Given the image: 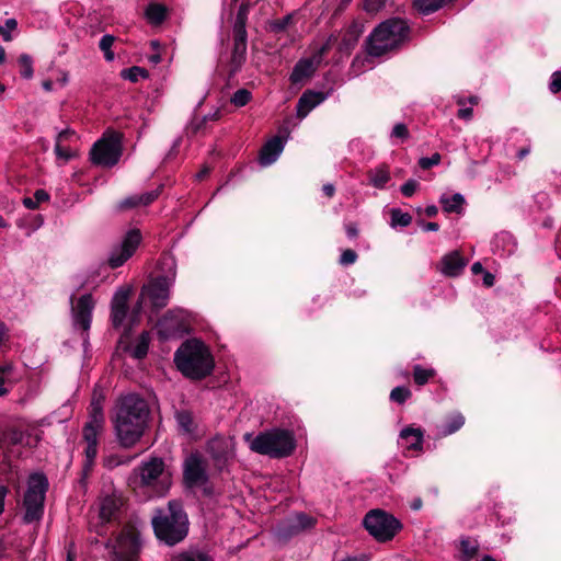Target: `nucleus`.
<instances>
[{
    "mask_svg": "<svg viewBox=\"0 0 561 561\" xmlns=\"http://www.w3.org/2000/svg\"><path fill=\"white\" fill-rule=\"evenodd\" d=\"M149 415V405L139 396L127 394L118 400L113 424L122 447L131 448L141 439L148 426Z\"/></svg>",
    "mask_w": 561,
    "mask_h": 561,
    "instance_id": "1",
    "label": "nucleus"
},
{
    "mask_svg": "<svg viewBox=\"0 0 561 561\" xmlns=\"http://www.w3.org/2000/svg\"><path fill=\"white\" fill-rule=\"evenodd\" d=\"M151 525L156 537L168 546L181 542L188 534L187 515L176 500L170 501L164 508H157Z\"/></svg>",
    "mask_w": 561,
    "mask_h": 561,
    "instance_id": "2",
    "label": "nucleus"
},
{
    "mask_svg": "<svg viewBox=\"0 0 561 561\" xmlns=\"http://www.w3.org/2000/svg\"><path fill=\"white\" fill-rule=\"evenodd\" d=\"M178 369L187 378L201 380L209 376L215 362L208 347L201 341L184 342L174 354Z\"/></svg>",
    "mask_w": 561,
    "mask_h": 561,
    "instance_id": "3",
    "label": "nucleus"
},
{
    "mask_svg": "<svg viewBox=\"0 0 561 561\" xmlns=\"http://www.w3.org/2000/svg\"><path fill=\"white\" fill-rule=\"evenodd\" d=\"M410 27L399 18H392L381 22L374 28L367 38V54L380 57L386 53L398 48L409 37Z\"/></svg>",
    "mask_w": 561,
    "mask_h": 561,
    "instance_id": "4",
    "label": "nucleus"
},
{
    "mask_svg": "<svg viewBox=\"0 0 561 561\" xmlns=\"http://www.w3.org/2000/svg\"><path fill=\"white\" fill-rule=\"evenodd\" d=\"M244 440L252 451L276 459L290 456L296 448L294 434L282 428L265 431L254 437L247 433Z\"/></svg>",
    "mask_w": 561,
    "mask_h": 561,
    "instance_id": "5",
    "label": "nucleus"
},
{
    "mask_svg": "<svg viewBox=\"0 0 561 561\" xmlns=\"http://www.w3.org/2000/svg\"><path fill=\"white\" fill-rule=\"evenodd\" d=\"M129 483L135 488L150 489L157 495H164L171 485V478L165 470L163 459L151 457L133 470Z\"/></svg>",
    "mask_w": 561,
    "mask_h": 561,
    "instance_id": "6",
    "label": "nucleus"
},
{
    "mask_svg": "<svg viewBox=\"0 0 561 561\" xmlns=\"http://www.w3.org/2000/svg\"><path fill=\"white\" fill-rule=\"evenodd\" d=\"M105 547L110 550L111 561H139L142 547L140 531L133 525H126Z\"/></svg>",
    "mask_w": 561,
    "mask_h": 561,
    "instance_id": "7",
    "label": "nucleus"
},
{
    "mask_svg": "<svg viewBox=\"0 0 561 561\" xmlns=\"http://www.w3.org/2000/svg\"><path fill=\"white\" fill-rule=\"evenodd\" d=\"M47 489L48 481L43 473L31 474L23 500V506L25 508L23 520L25 524H32L42 518Z\"/></svg>",
    "mask_w": 561,
    "mask_h": 561,
    "instance_id": "8",
    "label": "nucleus"
},
{
    "mask_svg": "<svg viewBox=\"0 0 561 561\" xmlns=\"http://www.w3.org/2000/svg\"><path fill=\"white\" fill-rule=\"evenodd\" d=\"M365 529L379 542L390 541L402 528V524L392 514L375 508L364 519Z\"/></svg>",
    "mask_w": 561,
    "mask_h": 561,
    "instance_id": "9",
    "label": "nucleus"
},
{
    "mask_svg": "<svg viewBox=\"0 0 561 561\" xmlns=\"http://www.w3.org/2000/svg\"><path fill=\"white\" fill-rule=\"evenodd\" d=\"M122 156L121 135L113 133L99 139L91 148L90 160L95 165L111 168Z\"/></svg>",
    "mask_w": 561,
    "mask_h": 561,
    "instance_id": "10",
    "label": "nucleus"
},
{
    "mask_svg": "<svg viewBox=\"0 0 561 561\" xmlns=\"http://www.w3.org/2000/svg\"><path fill=\"white\" fill-rule=\"evenodd\" d=\"M105 423H99L93 421H87L82 428V437L87 444L84 448V461L82 467V480L87 479L91 473L96 456L99 437L104 432Z\"/></svg>",
    "mask_w": 561,
    "mask_h": 561,
    "instance_id": "11",
    "label": "nucleus"
},
{
    "mask_svg": "<svg viewBox=\"0 0 561 561\" xmlns=\"http://www.w3.org/2000/svg\"><path fill=\"white\" fill-rule=\"evenodd\" d=\"M175 274L173 273L171 277L169 276H159L148 285H145L141 289V297L148 298L151 306L159 310L164 308L170 298V288L173 284Z\"/></svg>",
    "mask_w": 561,
    "mask_h": 561,
    "instance_id": "12",
    "label": "nucleus"
},
{
    "mask_svg": "<svg viewBox=\"0 0 561 561\" xmlns=\"http://www.w3.org/2000/svg\"><path fill=\"white\" fill-rule=\"evenodd\" d=\"M183 479L190 488L202 486L208 482L207 461L199 453H192L185 458Z\"/></svg>",
    "mask_w": 561,
    "mask_h": 561,
    "instance_id": "13",
    "label": "nucleus"
},
{
    "mask_svg": "<svg viewBox=\"0 0 561 561\" xmlns=\"http://www.w3.org/2000/svg\"><path fill=\"white\" fill-rule=\"evenodd\" d=\"M141 242V233L138 229L129 230L122 242L114 247L108 255L107 262L112 268L122 266L133 254Z\"/></svg>",
    "mask_w": 561,
    "mask_h": 561,
    "instance_id": "14",
    "label": "nucleus"
},
{
    "mask_svg": "<svg viewBox=\"0 0 561 561\" xmlns=\"http://www.w3.org/2000/svg\"><path fill=\"white\" fill-rule=\"evenodd\" d=\"M206 451L213 459L215 467L222 470L234 456V442L231 437L217 435L207 442Z\"/></svg>",
    "mask_w": 561,
    "mask_h": 561,
    "instance_id": "15",
    "label": "nucleus"
},
{
    "mask_svg": "<svg viewBox=\"0 0 561 561\" xmlns=\"http://www.w3.org/2000/svg\"><path fill=\"white\" fill-rule=\"evenodd\" d=\"M329 45H322L311 57L299 59L293 68L289 80L293 84H299L311 78L320 66Z\"/></svg>",
    "mask_w": 561,
    "mask_h": 561,
    "instance_id": "16",
    "label": "nucleus"
},
{
    "mask_svg": "<svg viewBox=\"0 0 561 561\" xmlns=\"http://www.w3.org/2000/svg\"><path fill=\"white\" fill-rule=\"evenodd\" d=\"M130 288H118L111 301V322L114 329H119L128 314V300L130 296Z\"/></svg>",
    "mask_w": 561,
    "mask_h": 561,
    "instance_id": "17",
    "label": "nucleus"
},
{
    "mask_svg": "<svg viewBox=\"0 0 561 561\" xmlns=\"http://www.w3.org/2000/svg\"><path fill=\"white\" fill-rule=\"evenodd\" d=\"M94 305L95 302L92 295L84 294L78 299L76 307L72 309L75 325L85 332L89 331L91 327Z\"/></svg>",
    "mask_w": 561,
    "mask_h": 561,
    "instance_id": "18",
    "label": "nucleus"
},
{
    "mask_svg": "<svg viewBox=\"0 0 561 561\" xmlns=\"http://www.w3.org/2000/svg\"><path fill=\"white\" fill-rule=\"evenodd\" d=\"M158 333L162 339H170L183 330L184 318L180 310H169L158 321Z\"/></svg>",
    "mask_w": 561,
    "mask_h": 561,
    "instance_id": "19",
    "label": "nucleus"
},
{
    "mask_svg": "<svg viewBox=\"0 0 561 561\" xmlns=\"http://www.w3.org/2000/svg\"><path fill=\"white\" fill-rule=\"evenodd\" d=\"M466 265L467 261L460 252L451 251L442 257L437 270L447 277H457L462 273Z\"/></svg>",
    "mask_w": 561,
    "mask_h": 561,
    "instance_id": "20",
    "label": "nucleus"
},
{
    "mask_svg": "<svg viewBox=\"0 0 561 561\" xmlns=\"http://www.w3.org/2000/svg\"><path fill=\"white\" fill-rule=\"evenodd\" d=\"M400 445L408 451L421 453L423 450L424 432L420 427L407 426L401 430Z\"/></svg>",
    "mask_w": 561,
    "mask_h": 561,
    "instance_id": "21",
    "label": "nucleus"
},
{
    "mask_svg": "<svg viewBox=\"0 0 561 561\" xmlns=\"http://www.w3.org/2000/svg\"><path fill=\"white\" fill-rule=\"evenodd\" d=\"M325 99L327 94L323 92L306 90L297 102V116L300 119L305 118L316 106L321 104Z\"/></svg>",
    "mask_w": 561,
    "mask_h": 561,
    "instance_id": "22",
    "label": "nucleus"
},
{
    "mask_svg": "<svg viewBox=\"0 0 561 561\" xmlns=\"http://www.w3.org/2000/svg\"><path fill=\"white\" fill-rule=\"evenodd\" d=\"M247 55V30L239 24L233 26V49L231 55V61L236 67H240Z\"/></svg>",
    "mask_w": 561,
    "mask_h": 561,
    "instance_id": "23",
    "label": "nucleus"
},
{
    "mask_svg": "<svg viewBox=\"0 0 561 561\" xmlns=\"http://www.w3.org/2000/svg\"><path fill=\"white\" fill-rule=\"evenodd\" d=\"M123 500L116 494L104 496L100 502L99 515L102 522L108 523L118 517Z\"/></svg>",
    "mask_w": 561,
    "mask_h": 561,
    "instance_id": "24",
    "label": "nucleus"
},
{
    "mask_svg": "<svg viewBox=\"0 0 561 561\" xmlns=\"http://www.w3.org/2000/svg\"><path fill=\"white\" fill-rule=\"evenodd\" d=\"M160 192H161V187H159L154 191L128 196V197L124 198L123 201H121V203L118 204V208L121 210H127V209L136 208L139 206H147L158 198V196L160 195Z\"/></svg>",
    "mask_w": 561,
    "mask_h": 561,
    "instance_id": "25",
    "label": "nucleus"
},
{
    "mask_svg": "<svg viewBox=\"0 0 561 561\" xmlns=\"http://www.w3.org/2000/svg\"><path fill=\"white\" fill-rule=\"evenodd\" d=\"M284 149V141L280 137L275 136L270 139L261 149L260 162L263 165H270L276 161Z\"/></svg>",
    "mask_w": 561,
    "mask_h": 561,
    "instance_id": "26",
    "label": "nucleus"
},
{
    "mask_svg": "<svg viewBox=\"0 0 561 561\" xmlns=\"http://www.w3.org/2000/svg\"><path fill=\"white\" fill-rule=\"evenodd\" d=\"M103 402H104V396L102 392H99L96 390L93 391L92 400L89 408V420L99 422V423H105V416L103 412Z\"/></svg>",
    "mask_w": 561,
    "mask_h": 561,
    "instance_id": "27",
    "label": "nucleus"
},
{
    "mask_svg": "<svg viewBox=\"0 0 561 561\" xmlns=\"http://www.w3.org/2000/svg\"><path fill=\"white\" fill-rule=\"evenodd\" d=\"M459 561H471L479 552V542L470 537H461L459 540Z\"/></svg>",
    "mask_w": 561,
    "mask_h": 561,
    "instance_id": "28",
    "label": "nucleus"
},
{
    "mask_svg": "<svg viewBox=\"0 0 561 561\" xmlns=\"http://www.w3.org/2000/svg\"><path fill=\"white\" fill-rule=\"evenodd\" d=\"M465 424V416L459 413L455 412L447 416L446 421L440 425L439 427V434L440 436H449L457 431H459Z\"/></svg>",
    "mask_w": 561,
    "mask_h": 561,
    "instance_id": "29",
    "label": "nucleus"
},
{
    "mask_svg": "<svg viewBox=\"0 0 561 561\" xmlns=\"http://www.w3.org/2000/svg\"><path fill=\"white\" fill-rule=\"evenodd\" d=\"M439 203L444 211L460 214L465 204V197L460 193H455L451 196L443 194L439 197Z\"/></svg>",
    "mask_w": 561,
    "mask_h": 561,
    "instance_id": "30",
    "label": "nucleus"
},
{
    "mask_svg": "<svg viewBox=\"0 0 561 561\" xmlns=\"http://www.w3.org/2000/svg\"><path fill=\"white\" fill-rule=\"evenodd\" d=\"M453 0H414L415 9L422 14H431L445 7Z\"/></svg>",
    "mask_w": 561,
    "mask_h": 561,
    "instance_id": "31",
    "label": "nucleus"
},
{
    "mask_svg": "<svg viewBox=\"0 0 561 561\" xmlns=\"http://www.w3.org/2000/svg\"><path fill=\"white\" fill-rule=\"evenodd\" d=\"M316 519L305 513L297 514L289 525V534H298L301 530L313 527Z\"/></svg>",
    "mask_w": 561,
    "mask_h": 561,
    "instance_id": "32",
    "label": "nucleus"
},
{
    "mask_svg": "<svg viewBox=\"0 0 561 561\" xmlns=\"http://www.w3.org/2000/svg\"><path fill=\"white\" fill-rule=\"evenodd\" d=\"M371 184L377 188H383L390 180V172L387 165L382 164L369 172Z\"/></svg>",
    "mask_w": 561,
    "mask_h": 561,
    "instance_id": "33",
    "label": "nucleus"
},
{
    "mask_svg": "<svg viewBox=\"0 0 561 561\" xmlns=\"http://www.w3.org/2000/svg\"><path fill=\"white\" fill-rule=\"evenodd\" d=\"M146 18L152 24H160L167 18V8L160 3H150L146 9Z\"/></svg>",
    "mask_w": 561,
    "mask_h": 561,
    "instance_id": "34",
    "label": "nucleus"
},
{
    "mask_svg": "<svg viewBox=\"0 0 561 561\" xmlns=\"http://www.w3.org/2000/svg\"><path fill=\"white\" fill-rule=\"evenodd\" d=\"M412 376L415 385L424 386L436 376V370L434 368H424L421 365H414Z\"/></svg>",
    "mask_w": 561,
    "mask_h": 561,
    "instance_id": "35",
    "label": "nucleus"
},
{
    "mask_svg": "<svg viewBox=\"0 0 561 561\" xmlns=\"http://www.w3.org/2000/svg\"><path fill=\"white\" fill-rule=\"evenodd\" d=\"M175 420H176L179 427L184 433L190 434V433L194 432V430H195L194 419L190 411L182 410V411L176 412Z\"/></svg>",
    "mask_w": 561,
    "mask_h": 561,
    "instance_id": "36",
    "label": "nucleus"
},
{
    "mask_svg": "<svg viewBox=\"0 0 561 561\" xmlns=\"http://www.w3.org/2000/svg\"><path fill=\"white\" fill-rule=\"evenodd\" d=\"M121 77L135 83L138 82L139 79H147L149 77V72L142 67L133 66L130 68L123 69L121 71Z\"/></svg>",
    "mask_w": 561,
    "mask_h": 561,
    "instance_id": "37",
    "label": "nucleus"
},
{
    "mask_svg": "<svg viewBox=\"0 0 561 561\" xmlns=\"http://www.w3.org/2000/svg\"><path fill=\"white\" fill-rule=\"evenodd\" d=\"M149 342H150L149 334L147 332H142L140 334L139 339L137 340L136 345L134 346V348L131 351L133 357H135L137 359L144 358L148 353Z\"/></svg>",
    "mask_w": 561,
    "mask_h": 561,
    "instance_id": "38",
    "label": "nucleus"
},
{
    "mask_svg": "<svg viewBox=\"0 0 561 561\" xmlns=\"http://www.w3.org/2000/svg\"><path fill=\"white\" fill-rule=\"evenodd\" d=\"M412 397V391L405 386L394 387L389 394V399L398 404H404Z\"/></svg>",
    "mask_w": 561,
    "mask_h": 561,
    "instance_id": "39",
    "label": "nucleus"
},
{
    "mask_svg": "<svg viewBox=\"0 0 561 561\" xmlns=\"http://www.w3.org/2000/svg\"><path fill=\"white\" fill-rule=\"evenodd\" d=\"M114 42L115 36L111 34H105L100 39L99 47L103 51L106 61H113L115 58L114 51L112 50Z\"/></svg>",
    "mask_w": 561,
    "mask_h": 561,
    "instance_id": "40",
    "label": "nucleus"
},
{
    "mask_svg": "<svg viewBox=\"0 0 561 561\" xmlns=\"http://www.w3.org/2000/svg\"><path fill=\"white\" fill-rule=\"evenodd\" d=\"M172 561H207V554L199 550H186L173 556Z\"/></svg>",
    "mask_w": 561,
    "mask_h": 561,
    "instance_id": "41",
    "label": "nucleus"
},
{
    "mask_svg": "<svg viewBox=\"0 0 561 561\" xmlns=\"http://www.w3.org/2000/svg\"><path fill=\"white\" fill-rule=\"evenodd\" d=\"M412 222V216L409 213H403L399 208L391 210V225L393 227H408Z\"/></svg>",
    "mask_w": 561,
    "mask_h": 561,
    "instance_id": "42",
    "label": "nucleus"
},
{
    "mask_svg": "<svg viewBox=\"0 0 561 561\" xmlns=\"http://www.w3.org/2000/svg\"><path fill=\"white\" fill-rule=\"evenodd\" d=\"M252 99V93L247 89L237 90L230 98V102L237 106L242 107L247 105Z\"/></svg>",
    "mask_w": 561,
    "mask_h": 561,
    "instance_id": "43",
    "label": "nucleus"
},
{
    "mask_svg": "<svg viewBox=\"0 0 561 561\" xmlns=\"http://www.w3.org/2000/svg\"><path fill=\"white\" fill-rule=\"evenodd\" d=\"M19 64L21 67L20 73L24 79H31L33 77V62L32 58L23 54L19 58Z\"/></svg>",
    "mask_w": 561,
    "mask_h": 561,
    "instance_id": "44",
    "label": "nucleus"
},
{
    "mask_svg": "<svg viewBox=\"0 0 561 561\" xmlns=\"http://www.w3.org/2000/svg\"><path fill=\"white\" fill-rule=\"evenodd\" d=\"M130 458H123L118 455H110L103 458V466L107 469H114L121 465H127Z\"/></svg>",
    "mask_w": 561,
    "mask_h": 561,
    "instance_id": "45",
    "label": "nucleus"
},
{
    "mask_svg": "<svg viewBox=\"0 0 561 561\" xmlns=\"http://www.w3.org/2000/svg\"><path fill=\"white\" fill-rule=\"evenodd\" d=\"M442 156L438 152L433 153L431 157H422L419 160V165L423 170H428L434 165H438L440 163Z\"/></svg>",
    "mask_w": 561,
    "mask_h": 561,
    "instance_id": "46",
    "label": "nucleus"
},
{
    "mask_svg": "<svg viewBox=\"0 0 561 561\" xmlns=\"http://www.w3.org/2000/svg\"><path fill=\"white\" fill-rule=\"evenodd\" d=\"M388 0H364V10L367 13H377L386 7Z\"/></svg>",
    "mask_w": 561,
    "mask_h": 561,
    "instance_id": "47",
    "label": "nucleus"
},
{
    "mask_svg": "<svg viewBox=\"0 0 561 561\" xmlns=\"http://www.w3.org/2000/svg\"><path fill=\"white\" fill-rule=\"evenodd\" d=\"M55 153L58 158H61L65 161H68L75 157V153L71 150V148L60 142L55 144Z\"/></svg>",
    "mask_w": 561,
    "mask_h": 561,
    "instance_id": "48",
    "label": "nucleus"
},
{
    "mask_svg": "<svg viewBox=\"0 0 561 561\" xmlns=\"http://www.w3.org/2000/svg\"><path fill=\"white\" fill-rule=\"evenodd\" d=\"M465 103L466 102H465L463 98H458L457 99V104L459 106H463ZM457 116L460 119L470 121L472 118V116H473V110H472V107H461V108L458 110Z\"/></svg>",
    "mask_w": 561,
    "mask_h": 561,
    "instance_id": "49",
    "label": "nucleus"
},
{
    "mask_svg": "<svg viewBox=\"0 0 561 561\" xmlns=\"http://www.w3.org/2000/svg\"><path fill=\"white\" fill-rule=\"evenodd\" d=\"M356 260L357 253L354 250L346 249L342 252L339 262L342 265H351L354 264Z\"/></svg>",
    "mask_w": 561,
    "mask_h": 561,
    "instance_id": "50",
    "label": "nucleus"
},
{
    "mask_svg": "<svg viewBox=\"0 0 561 561\" xmlns=\"http://www.w3.org/2000/svg\"><path fill=\"white\" fill-rule=\"evenodd\" d=\"M409 129L407 127L405 124L403 123H398L393 126V129H392V133H391V136L392 137H397V138H400V139H408L409 138Z\"/></svg>",
    "mask_w": 561,
    "mask_h": 561,
    "instance_id": "51",
    "label": "nucleus"
},
{
    "mask_svg": "<svg viewBox=\"0 0 561 561\" xmlns=\"http://www.w3.org/2000/svg\"><path fill=\"white\" fill-rule=\"evenodd\" d=\"M419 187V183L411 179V180H408L402 186H401V193L405 196V197H411L415 191L417 190Z\"/></svg>",
    "mask_w": 561,
    "mask_h": 561,
    "instance_id": "52",
    "label": "nucleus"
},
{
    "mask_svg": "<svg viewBox=\"0 0 561 561\" xmlns=\"http://www.w3.org/2000/svg\"><path fill=\"white\" fill-rule=\"evenodd\" d=\"M549 90L551 93L556 94L561 91V72L554 71L551 75V80L549 83Z\"/></svg>",
    "mask_w": 561,
    "mask_h": 561,
    "instance_id": "53",
    "label": "nucleus"
},
{
    "mask_svg": "<svg viewBox=\"0 0 561 561\" xmlns=\"http://www.w3.org/2000/svg\"><path fill=\"white\" fill-rule=\"evenodd\" d=\"M145 298L146 297H141V295H140L138 301L134 305L131 313H130V318H129L131 324H134L136 321H138V317L141 312Z\"/></svg>",
    "mask_w": 561,
    "mask_h": 561,
    "instance_id": "54",
    "label": "nucleus"
},
{
    "mask_svg": "<svg viewBox=\"0 0 561 561\" xmlns=\"http://www.w3.org/2000/svg\"><path fill=\"white\" fill-rule=\"evenodd\" d=\"M76 137L77 136H76V131L75 130H72V129H64V130H61L58 134L56 142L65 144L67 141H71Z\"/></svg>",
    "mask_w": 561,
    "mask_h": 561,
    "instance_id": "55",
    "label": "nucleus"
},
{
    "mask_svg": "<svg viewBox=\"0 0 561 561\" xmlns=\"http://www.w3.org/2000/svg\"><path fill=\"white\" fill-rule=\"evenodd\" d=\"M249 5L248 4H241L237 14V20L234 23V26H238L239 24H242L243 27H245V21H247V14H248Z\"/></svg>",
    "mask_w": 561,
    "mask_h": 561,
    "instance_id": "56",
    "label": "nucleus"
},
{
    "mask_svg": "<svg viewBox=\"0 0 561 561\" xmlns=\"http://www.w3.org/2000/svg\"><path fill=\"white\" fill-rule=\"evenodd\" d=\"M362 26L357 23H353L346 31V36H350L353 41H357L359 35L362 34Z\"/></svg>",
    "mask_w": 561,
    "mask_h": 561,
    "instance_id": "57",
    "label": "nucleus"
},
{
    "mask_svg": "<svg viewBox=\"0 0 561 561\" xmlns=\"http://www.w3.org/2000/svg\"><path fill=\"white\" fill-rule=\"evenodd\" d=\"M34 199L37 204H41L49 199V194L45 190H36L34 193Z\"/></svg>",
    "mask_w": 561,
    "mask_h": 561,
    "instance_id": "58",
    "label": "nucleus"
},
{
    "mask_svg": "<svg viewBox=\"0 0 561 561\" xmlns=\"http://www.w3.org/2000/svg\"><path fill=\"white\" fill-rule=\"evenodd\" d=\"M9 489L0 484V515L4 512V501L8 495Z\"/></svg>",
    "mask_w": 561,
    "mask_h": 561,
    "instance_id": "59",
    "label": "nucleus"
},
{
    "mask_svg": "<svg viewBox=\"0 0 561 561\" xmlns=\"http://www.w3.org/2000/svg\"><path fill=\"white\" fill-rule=\"evenodd\" d=\"M346 234L350 239H355L358 236V229L355 224H348L345 227Z\"/></svg>",
    "mask_w": 561,
    "mask_h": 561,
    "instance_id": "60",
    "label": "nucleus"
},
{
    "mask_svg": "<svg viewBox=\"0 0 561 561\" xmlns=\"http://www.w3.org/2000/svg\"><path fill=\"white\" fill-rule=\"evenodd\" d=\"M221 117L220 110H216L214 113H210L208 115H205L202 117V123H207L208 121H218Z\"/></svg>",
    "mask_w": 561,
    "mask_h": 561,
    "instance_id": "61",
    "label": "nucleus"
},
{
    "mask_svg": "<svg viewBox=\"0 0 561 561\" xmlns=\"http://www.w3.org/2000/svg\"><path fill=\"white\" fill-rule=\"evenodd\" d=\"M322 192L327 197L331 198L335 193V186L331 183H327L322 186Z\"/></svg>",
    "mask_w": 561,
    "mask_h": 561,
    "instance_id": "62",
    "label": "nucleus"
},
{
    "mask_svg": "<svg viewBox=\"0 0 561 561\" xmlns=\"http://www.w3.org/2000/svg\"><path fill=\"white\" fill-rule=\"evenodd\" d=\"M494 280H495V277L492 273L490 272H484V275H483V284L488 287H491L494 285Z\"/></svg>",
    "mask_w": 561,
    "mask_h": 561,
    "instance_id": "63",
    "label": "nucleus"
},
{
    "mask_svg": "<svg viewBox=\"0 0 561 561\" xmlns=\"http://www.w3.org/2000/svg\"><path fill=\"white\" fill-rule=\"evenodd\" d=\"M23 205L28 209H35L38 206L37 202L34 199V197H25L23 199Z\"/></svg>",
    "mask_w": 561,
    "mask_h": 561,
    "instance_id": "64",
    "label": "nucleus"
}]
</instances>
